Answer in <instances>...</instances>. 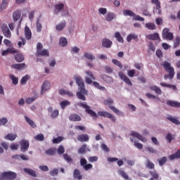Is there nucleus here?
<instances>
[{"label": "nucleus", "instance_id": "1", "mask_svg": "<svg viewBox=\"0 0 180 180\" xmlns=\"http://www.w3.org/2000/svg\"><path fill=\"white\" fill-rule=\"evenodd\" d=\"M75 80L79 87V92L77 93L78 99H80L81 101H86L85 95H88V90H86L85 89V83L84 82L82 77L80 76H75Z\"/></svg>", "mask_w": 180, "mask_h": 180}, {"label": "nucleus", "instance_id": "2", "mask_svg": "<svg viewBox=\"0 0 180 180\" xmlns=\"http://www.w3.org/2000/svg\"><path fill=\"white\" fill-rule=\"evenodd\" d=\"M85 74H86V75L88 77H85V82L86 84H88L89 85H91V84H93L95 88H97V89H99L100 91H105L106 89L102 86H101L99 84V83H98V82H92V79L95 80V76H94V73H92V72L87 70L85 72Z\"/></svg>", "mask_w": 180, "mask_h": 180}, {"label": "nucleus", "instance_id": "3", "mask_svg": "<svg viewBox=\"0 0 180 180\" xmlns=\"http://www.w3.org/2000/svg\"><path fill=\"white\" fill-rule=\"evenodd\" d=\"M113 103V100L111 98H108L107 100H104L103 104L107 105L110 109V110H112L115 115H118V116H124V114L117 108H116L115 106L112 105Z\"/></svg>", "mask_w": 180, "mask_h": 180}, {"label": "nucleus", "instance_id": "4", "mask_svg": "<svg viewBox=\"0 0 180 180\" xmlns=\"http://www.w3.org/2000/svg\"><path fill=\"white\" fill-rule=\"evenodd\" d=\"M77 106H80V108H83L84 109H85V112L88 115H89L91 117L98 118V114H96L95 111L91 109V106L88 105L86 104V102H84V103L79 102L77 103Z\"/></svg>", "mask_w": 180, "mask_h": 180}, {"label": "nucleus", "instance_id": "5", "mask_svg": "<svg viewBox=\"0 0 180 180\" xmlns=\"http://www.w3.org/2000/svg\"><path fill=\"white\" fill-rule=\"evenodd\" d=\"M18 176V174L13 172H5L1 173L0 175V180H14L16 179V177Z\"/></svg>", "mask_w": 180, "mask_h": 180}, {"label": "nucleus", "instance_id": "6", "mask_svg": "<svg viewBox=\"0 0 180 180\" xmlns=\"http://www.w3.org/2000/svg\"><path fill=\"white\" fill-rule=\"evenodd\" d=\"M98 115L101 117H107V119H110L111 122L116 123V117H115L112 113L107 111H98Z\"/></svg>", "mask_w": 180, "mask_h": 180}, {"label": "nucleus", "instance_id": "7", "mask_svg": "<svg viewBox=\"0 0 180 180\" xmlns=\"http://www.w3.org/2000/svg\"><path fill=\"white\" fill-rule=\"evenodd\" d=\"M162 36L163 40H174V34L169 32V28L163 29Z\"/></svg>", "mask_w": 180, "mask_h": 180}, {"label": "nucleus", "instance_id": "8", "mask_svg": "<svg viewBox=\"0 0 180 180\" xmlns=\"http://www.w3.org/2000/svg\"><path fill=\"white\" fill-rule=\"evenodd\" d=\"M1 29L5 37H6L7 39H11V37H12V33L11 32L9 27H8V25L4 24L3 25H1Z\"/></svg>", "mask_w": 180, "mask_h": 180}, {"label": "nucleus", "instance_id": "9", "mask_svg": "<svg viewBox=\"0 0 180 180\" xmlns=\"http://www.w3.org/2000/svg\"><path fill=\"white\" fill-rule=\"evenodd\" d=\"M118 75L120 79L124 81L125 84H127V85H129V86H133V83H131V80H130V79L127 76H126V75H124L123 72H120L118 73Z\"/></svg>", "mask_w": 180, "mask_h": 180}, {"label": "nucleus", "instance_id": "10", "mask_svg": "<svg viewBox=\"0 0 180 180\" xmlns=\"http://www.w3.org/2000/svg\"><path fill=\"white\" fill-rule=\"evenodd\" d=\"M20 151H22V153H25V151H27L29 150V147L30 144L29 143V141L22 139L20 142Z\"/></svg>", "mask_w": 180, "mask_h": 180}, {"label": "nucleus", "instance_id": "11", "mask_svg": "<svg viewBox=\"0 0 180 180\" xmlns=\"http://www.w3.org/2000/svg\"><path fill=\"white\" fill-rule=\"evenodd\" d=\"M51 86V84H50L49 81L44 82L41 86V95H43V94H44L46 91H49Z\"/></svg>", "mask_w": 180, "mask_h": 180}, {"label": "nucleus", "instance_id": "12", "mask_svg": "<svg viewBox=\"0 0 180 180\" xmlns=\"http://www.w3.org/2000/svg\"><path fill=\"white\" fill-rule=\"evenodd\" d=\"M78 141L84 143L86 141H89V136L86 134H82L77 136Z\"/></svg>", "mask_w": 180, "mask_h": 180}, {"label": "nucleus", "instance_id": "13", "mask_svg": "<svg viewBox=\"0 0 180 180\" xmlns=\"http://www.w3.org/2000/svg\"><path fill=\"white\" fill-rule=\"evenodd\" d=\"M12 158H14L15 160H18L19 161H20L21 160H22V161H29V156L24 154L14 155H13Z\"/></svg>", "mask_w": 180, "mask_h": 180}, {"label": "nucleus", "instance_id": "14", "mask_svg": "<svg viewBox=\"0 0 180 180\" xmlns=\"http://www.w3.org/2000/svg\"><path fill=\"white\" fill-rule=\"evenodd\" d=\"M112 44H113V42L110 41L109 39H103L102 41V46L103 47H105V49H110L112 47Z\"/></svg>", "mask_w": 180, "mask_h": 180}, {"label": "nucleus", "instance_id": "15", "mask_svg": "<svg viewBox=\"0 0 180 180\" xmlns=\"http://www.w3.org/2000/svg\"><path fill=\"white\" fill-rule=\"evenodd\" d=\"M131 136H132V137H136L139 140H141V141H143V143H146L147 141V139H146L145 137H143V136H141L140 134L137 132L132 131L131 133Z\"/></svg>", "mask_w": 180, "mask_h": 180}, {"label": "nucleus", "instance_id": "16", "mask_svg": "<svg viewBox=\"0 0 180 180\" xmlns=\"http://www.w3.org/2000/svg\"><path fill=\"white\" fill-rule=\"evenodd\" d=\"M37 57H39L41 56L42 57H49L50 56V53H49V51L47 49H41L40 51H38L36 54Z\"/></svg>", "mask_w": 180, "mask_h": 180}, {"label": "nucleus", "instance_id": "17", "mask_svg": "<svg viewBox=\"0 0 180 180\" xmlns=\"http://www.w3.org/2000/svg\"><path fill=\"white\" fill-rule=\"evenodd\" d=\"M167 106H171V108H180V103L178 101H174L172 100H168L166 102Z\"/></svg>", "mask_w": 180, "mask_h": 180}, {"label": "nucleus", "instance_id": "18", "mask_svg": "<svg viewBox=\"0 0 180 180\" xmlns=\"http://www.w3.org/2000/svg\"><path fill=\"white\" fill-rule=\"evenodd\" d=\"M162 65L167 72H169L170 71H172V70L174 71V68L171 67V63L168 61H165Z\"/></svg>", "mask_w": 180, "mask_h": 180}, {"label": "nucleus", "instance_id": "19", "mask_svg": "<svg viewBox=\"0 0 180 180\" xmlns=\"http://www.w3.org/2000/svg\"><path fill=\"white\" fill-rule=\"evenodd\" d=\"M23 171H24V172H25V174H27L28 175H30L31 176H33L34 178H36L37 176V174H36V171H34L32 169L24 168Z\"/></svg>", "mask_w": 180, "mask_h": 180}, {"label": "nucleus", "instance_id": "20", "mask_svg": "<svg viewBox=\"0 0 180 180\" xmlns=\"http://www.w3.org/2000/svg\"><path fill=\"white\" fill-rule=\"evenodd\" d=\"M69 120L71 122H81V117L77 114H71L69 116Z\"/></svg>", "mask_w": 180, "mask_h": 180}, {"label": "nucleus", "instance_id": "21", "mask_svg": "<svg viewBox=\"0 0 180 180\" xmlns=\"http://www.w3.org/2000/svg\"><path fill=\"white\" fill-rule=\"evenodd\" d=\"M25 36L27 40H30L32 39V31L27 26H25Z\"/></svg>", "mask_w": 180, "mask_h": 180}, {"label": "nucleus", "instance_id": "22", "mask_svg": "<svg viewBox=\"0 0 180 180\" xmlns=\"http://www.w3.org/2000/svg\"><path fill=\"white\" fill-rule=\"evenodd\" d=\"M101 78L108 84H112V82H113V79L112 78V77H109L106 75H101Z\"/></svg>", "mask_w": 180, "mask_h": 180}, {"label": "nucleus", "instance_id": "23", "mask_svg": "<svg viewBox=\"0 0 180 180\" xmlns=\"http://www.w3.org/2000/svg\"><path fill=\"white\" fill-rule=\"evenodd\" d=\"M65 26H67V22L65 21H62L60 24H58L56 26V30H58V32H61V30H63Z\"/></svg>", "mask_w": 180, "mask_h": 180}, {"label": "nucleus", "instance_id": "24", "mask_svg": "<svg viewBox=\"0 0 180 180\" xmlns=\"http://www.w3.org/2000/svg\"><path fill=\"white\" fill-rule=\"evenodd\" d=\"M21 15H22V13L20 12V11H19V10L15 11L13 13V20H15V22L19 20V19H20V16Z\"/></svg>", "mask_w": 180, "mask_h": 180}, {"label": "nucleus", "instance_id": "25", "mask_svg": "<svg viewBox=\"0 0 180 180\" xmlns=\"http://www.w3.org/2000/svg\"><path fill=\"white\" fill-rule=\"evenodd\" d=\"M131 40H136L137 41V40H139V37L136 34H129L127 37V41H128V43H130Z\"/></svg>", "mask_w": 180, "mask_h": 180}, {"label": "nucleus", "instance_id": "26", "mask_svg": "<svg viewBox=\"0 0 180 180\" xmlns=\"http://www.w3.org/2000/svg\"><path fill=\"white\" fill-rule=\"evenodd\" d=\"M149 89L151 91H154V92H155V94H158V95H161V94H162V91H161V89L155 85L150 86Z\"/></svg>", "mask_w": 180, "mask_h": 180}, {"label": "nucleus", "instance_id": "27", "mask_svg": "<svg viewBox=\"0 0 180 180\" xmlns=\"http://www.w3.org/2000/svg\"><path fill=\"white\" fill-rule=\"evenodd\" d=\"M123 15L124 16H130L131 18H134V16H136V13L129 9L124 10Z\"/></svg>", "mask_w": 180, "mask_h": 180}, {"label": "nucleus", "instance_id": "28", "mask_svg": "<svg viewBox=\"0 0 180 180\" xmlns=\"http://www.w3.org/2000/svg\"><path fill=\"white\" fill-rule=\"evenodd\" d=\"M25 119L27 122V123H28V124L30 126V127H32V129H36L37 125L34 123V122H33V120H32L30 118H29V117L27 116H25Z\"/></svg>", "mask_w": 180, "mask_h": 180}, {"label": "nucleus", "instance_id": "29", "mask_svg": "<svg viewBox=\"0 0 180 180\" xmlns=\"http://www.w3.org/2000/svg\"><path fill=\"white\" fill-rule=\"evenodd\" d=\"M26 67L25 63H17V64H13L12 68H15V70H23Z\"/></svg>", "mask_w": 180, "mask_h": 180}, {"label": "nucleus", "instance_id": "30", "mask_svg": "<svg viewBox=\"0 0 180 180\" xmlns=\"http://www.w3.org/2000/svg\"><path fill=\"white\" fill-rule=\"evenodd\" d=\"M116 18V15L113 13H108L107 15H105V20L107 22H112V19H115Z\"/></svg>", "mask_w": 180, "mask_h": 180}, {"label": "nucleus", "instance_id": "31", "mask_svg": "<svg viewBox=\"0 0 180 180\" xmlns=\"http://www.w3.org/2000/svg\"><path fill=\"white\" fill-rule=\"evenodd\" d=\"M16 137H18V135L16 134H8L4 137V139L6 140H9L10 141H13V140H15Z\"/></svg>", "mask_w": 180, "mask_h": 180}, {"label": "nucleus", "instance_id": "32", "mask_svg": "<svg viewBox=\"0 0 180 180\" xmlns=\"http://www.w3.org/2000/svg\"><path fill=\"white\" fill-rule=\"evenodd\" d=\"M73 175L76 179H79V180L82 179V175H81V172H79V170L78 169H75L74 170Z\"/></svg>", "mask_w": 180, "mask_h": 180}, {"label": "nucleus", "instance_id": "33", "mask_svg": "<svg viewBox=\"0 0 180 180\" xmlns=\"http://www.w3.org/2000/svg\"><path fill=\"white\" fill-rule=\"evenodd\" d=\"M115 37L119 43H124V40L123 39V37L120 34V32H116L115 33Z\"/></svg>", "mask_w": 180, "mask_h": 180}, {"label": "nucleus", "instance_id": "34", "mask_svg": "<svg viewBox=\"0 0 180 180\" xmlns=\"http://www.w3.org/2000/svg\"><path fill=\"white\" fill-rule=\"evenodd\" d=\"M63 9H64V4L60 3L59 4H56L55 6L56 13H58V12H60V11H63Z\"/></svg>", "mask_w": 180, "mask_h": 180}, {"label": "nucleus", "instance_id": "35", "mask_svg": "<svg viewBox=\"0 0 180 180\" xmlns=\"http://www.w3.org/2000/svg\"><path fill=\"white\" fill-rule=\"evenodd\" d=\"M148 39L149 40H158V39H160V35H158V33L155 32L148 35Z\"/></svg>", "mask_w": 180, "mask_h": 180}, {"label": "nucleus", "instance_id": "36", "mask_svg": "<svg viewBox=\"0 0 180 180\" xmlns=\"http://www.w3.org/2000/svg\"><path fill=\"white\" fill-rule=\"evenodd\" d=\"M146 168H148V169H154V168H155V165L148 159L146 163Z\"/></svg>", "mask_w": 180, "mask_h": 180}, {"label": "nucleus", "instance_id": "37", "mask_svg": "<svg viewBox=\"0 0 180 180\" xmlns=\"http://www.w3.org/2000/svg\"><path fill=\"white\" fill-rule=\"evenodd\" d=\"M68 41H67V39L65 37H60L59 40V46L61 47H65L67 46Z\"/></svg>", "mask_w": 180, "mask_h": 180}, {"label": "nucleus", "instance_id": "38", "mask_svg": "<svg viewBox=\"0 0 180 180\" xmlns=\"http://www.w3.org/2000/svg\"><path fill=\"white\" fill-rule=\"evenodd\" d=\"M15 60L17 63H22L25 60V57L21 53H18L15 56Z\"/></svg>", "mask_w": 180, "mask_h": 180}, {"label": "nucleus", "instance_id": "39", "mask_svg": "<svg viewBox=\"0 0 180 180\" xmlns=\"http://www.w3.org/2000/svg\"><path fill=\"white\" fill-rule=\"evenodd\" d=\"M145 26L149 30H155V29H157V26H155V24H154V22L146 23Z\"/></svg>", "mask_w": 180, "mask_h": 180}, {"label": "nucleus", "instance_id": "40", "mask_svg": "<svg viewBox=\"0 0 180 180\" xmlns=\"http://www.w3.org/2000/svg\"><path fill=\"white\" fill-rule=\"evenodd\" d=\"M169 160H175V158H180V149L171 155L169 156Z\"/></svg>", "mask_w": 180, "mask_h": 180}, {"label": "nucleus", "instance_id": "41", "mask_svg": "<svg viewBox=\"0 0 180 180\" xmlns=\"http://www.w3.org/2000/svg\"><path fill=\"white\" fill-rule=\"evenodd\" d=\"M169 72V75H165L164 79H167V78H169V79H172V78H174V75H175L174 70L172 69L170 72Z\"/></svg>", "mask_w": 180, "mask_h": 180}, {"label": "nucleus", "instance_id": "42", "mask_svg": "<svg viewBox=\"0 0 180 180\" xmlns=\"http://www.w3.org/2000/svg\"><path fill=\"white\" fill-rule=\"evenodd\" d=\"M167 120H169V122H172V123H174V124H176L177 126H179L180 122L176 119V117H168Z\"/></svg>", "mask_w": 180, "mask_h": 180}, {"label": "nucleus", "instance_id": "43", "mask_svg": "<svg viewBox=\"0 0 180 180\" xmlns=\"http://www.w3.org/2000/svg\"><path fill=\"white\" fill-rule=\"evenodd\" d=\"M56 151H57L56 148H49L45 151V154H46V155H54Z\"/></svg>", "mask_w": 180, "mask_h": 180}, {"label": "nucleus", "instance_id": "44", "mask_svg": "<svg viewBox=\"0 0 180 180\" xmlns=\"http://www.w3.org/2000/svg\"><path fill=\"white\" fill-rule=\"evenodd\" d=\"M84 57L87 58V60H89L90 61H94V60H95V56L88 52L84 53Z\"/></svg>", "mask_w": 180, "mask_h": 180}, {"label": "nucleus", "instance_id": "45", "mask_svg": "<svg viewBox=\"0 0 180 180\" xmlns=\"http://www.w3.org/2000/svg\"><path fill=\"white\" fill-rule=\"evenodd\" d=\"M63 157L65 161L68 162V164H70L72 162V158L68 153H64L63 155Z\"/></svg>", "mask_w": 180, "mask_h": 180}, {"label": "nucleus", "instance_id": "46", "mask_svg": "<svg viewBox=\"0 0 180 180\" xmlns=\"http://www.w3.org/2000/svg\"><path fill=\"white\" fill-rule=\"evenodd\" d=\"M60 105L62 109H65L67 106H69V105H71V102H70L68 100H65L60 102Z\"/></svg>", "mask_w": 180, "mask_h": 180}, {"label": "nucleus", "instance_id": "47", "mask_svg": "<svg viewBox=\"0 0 180 180\" xmlns=\"http://www.w3.org/2000/svg\"><path fill=\"white\" fill-rule=\"evenodd\" d=\"M7 6L8 0H3L1 4L0 5V12H2V11H5V9H6Z\"/></svg>", "mask_w": 180, "mask_h": 180}, {"label": "nucleus", "instance_id": "48", "mask_svg": "<svg viewBox=\"0 0 180 180\" xmlns=\"http://www.w3.org/2000/svg\"><path fill=\"white\" fill-rule=\"evenodd\" d=\"M161 86H164L166 88H172L174 91H176V86L172 85V84H168L167 83L161 82L160 83Z\"/></svg>", "mask_w": 180, "mask_h": 180}, {"label": "nucleus", "instance_id": "49", "mask_svg": "<svg viewBox=\"0 0 180 180\" xmlns=\"http://www.w3.org/2000/svg\"><path fill=\"white\" fill-rule=\"evenodd\" d=\"M10 78L13 85H18L19 84V79L15 76V75H11Z\"/></svg>", "mask_w": 180, "mask_h": 180}, {"label": "nucleus", "instance_id": "50", "mask_svg": "<svg viewBox=\"0 0 180 180\" xmlns=\"http://www.w3.org/2000/svg\"><path fill=\"white\" fill-rule=\"evenodd\" d=\"M85 153H86V144L82 145L78 150L79 154H85Z\"/></svg>", "mask_w": 180, "mask_h": 180}, {"label": "nucleus", "instance_id": "51", "mask_svg": "<svg viewBox=\"0 0 180 180\" xmlns=\"http://www.w3.org/2000/svg\"><path fill=\"white\" fill-rule=\"evenodd\" d=\"M57 153L59 155H62V154L64 155V153H65V148H64V146L63 145H60L58 149H57Z\"/></svg>", "mask_w": 180, "mask_h": 180}, {"label": "nucleus", "instance_id": "52", "mask_svg": "<svg viewBox=\"0 0 180 180\" xmlns=\"http://www.w3.org/2000/svg\"><path fill=\"white\" fill-rule=\"evenodd\" d=\"M180 44V37L179 36L176 37V39L174 41V49H176V47H179Z\"/></svg>", "mask_w": 180, "mask_h": 180}, {"label": "nucleus", "instance_id": "53", "mask_svg": "<svg viewBox=\"0 0 180 180\" xmlns=\"http://www.w3.org/2000/svg\"><path fill=\"white\" fill-rule=\"evenodd\" d=\"M112 61L115 65H117V67H119V68H123V65H122L121 61L117 60V59H112Z\"/></svg>", "mask_w": 180, "mask_h": 180}, {"label": "nucleus", "instance_id": "54", "mask_svg": "<svg viewBox=\"0 0 180 180\" xmlns=\"http://www.w3.org/2000/svg\"><path fill=\"white\" fill-rule=\"evenodd\" d=\"M36 99H37V97H36V96L28 97L25 100V102H26V103H28V104L33 103V102H34L36 101Z\"/></svg>", "mask_w": 180, "mask_h": 180}, {"label": "nucleus", "instance_id": "55", "mask_svg": "<svg viewBox=\"0 0 180 180\" xmlns=\"http://www.w3.org/2000/svg\"><path fill=\"white\" fill-rule=\"evenodd\" d=\"M167 157L164 156L162 158H161L160 160H159V165L160 167H162V165H164V164H165L167 161Z\"/></svg>", "mask_w": 180, "mask_h": 180}, {"label": "nucleus", "instance_id": "56", "mask_svg": "<svg viewBox=\"0 0 180 180\" xmlns=\"http://www.w3.org/2000/svg\"><path fill=\"white\" fill-rule=\"evenodd\" d=\"M151 2L156 6V9H161V2H160V0H151Z\"/></svg>", "mask_w": 180, "mask_h": 180}, {"label": "nucleus", "instance_id": "57", "mask_svg": "<svg viewBox=\"0 0 180 180\" xmlns=\"http://www.w3.org/2000/svg\"><path fill=\"white\" fill-rule=\"evenodd\" d=\"M35 140H37V141H44V135L43 134H37L36 136H34Z\"/></svg>", "mask_w": 180, "mask_h": 180}, {"label": "nucleus", "instance_id": "58", "mask_svg": "<svg viewBox=\"0 0 180 180\" xmlns=\"http://www.w3.org/2000/svg\"><path fill=\"white\" fill-rule=\"evenodd\" d=\"M146 150H147L148 153H150V154H157V150L154 149V148L151 146L146 147Z\"/></svg>", "mask_w": 180, "mask_h": 180}, {"label": "nucleus", "instance_id": "59", "mask_svg": "<svg viewBox=\"0 0 180 180\" xmlns=\"http://www.w3.org/2000/svg\"><path fill=\"white\" fill-rule=\"evenodd\" d=\"M20 39L22 41H18V47H22V46H25V44H26V39L23 37H20Z\"/></svg>", "mask_w": 180, "mask_h": 180}, {"label": "nucleus", "instance_id": "60", "mask_svg": "<svg viewBox=\"0 0 180 180\" xmlns=\"http://www.w3.org/2000/svg\"><path fill=\"white\" fill-rule=\"evenodd\" d=\"M63 141V137L58 136V138H55L53 139V144H58V143H61Z\"/></svg>", "mask_w": 180, "mask_h": 180}, {"label": "nucleus", "instance_id": "61", "mask_svg": "<svg viewBox=\"0 0 180 180\" xmlns=\"http://www.w3.org/2000/svg\"><path fill=\"white\" fill-rule=\"evenodd\" d=\"M134 74H136V70L134 69L128 70L127 72V75L130 78H133V77H134Z\"/></svg>", "mask_w": 180, "mask_h": 180}, {"label": "nucleus", "instance_id": "62", "mask_svg": "<svg viewBox=\"0 0 180 180\" xmlns=\"http://www.w3.org/2000/svg\"><path fill=\"white\" fill-rule=\"evenodd\" d=\"M166 140H167L168 143H171L172 140H174V136H172V134L171 133H168L166 136Z\"/></svg>", "mask_w": 180, "mask_h": 180}, {"label": "nucleus", "instance_id": "63", "mask_svg": "<svg viewBox=\"0 0 180 180\" xmlns=\"http://www.w3.org/2000/svg\"><path fill=\"white\" fill-rule=\"evenodd\" d=\"M8 123V118L3 117L0 119V126H5Z\"/></svg>", "mask_w": 180, "mask_h": 180}, {"label": "nucleus", "instance_id": "64", "mask_svg": "<svg viewBox=\"0 0 180 180\" xmlns=\"http://www.w3.org/2000/svg\"><path fill=\"white\" fill-rule=\"evenodd\" d=\"M89 162H96L98 161V156H91L88 158Z\"/></svg>", "mask_w": 180, "mask_h": 180}]
</instances>
